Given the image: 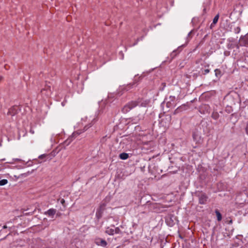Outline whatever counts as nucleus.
<instances>
[{"instance_id": "f257e3e1", "label": "nucleus", "mask_w": 248, "mask_h": 248, "mask_svg": "<svg viewBox=\"0 0 248 248\" xmlns=\"http://www.w3.org/2000/svg\"><path fill=\"white\" fill-rule=\"evenodd\" d=\"M148 103V101L147 100H143L142 99L139 98L137 100L131 101L127 103L124 106L122 111L123 113H126L137 106L146 107Z\"/></svg>"}, {"instance_id": "f03ea898", "label": "nucleus", "mask_w": 248, "mask_h": 248, "mask_svg": "<svg viewBox=\"0 0 248 248\" xmlns=\"http://www.w3.org/2000/svg\"><path fill=\"white\" fill-rule=\"evenodd\" d=\"M195 195L198 198L200 204H205L206 203L208 197L205 193L202 191H197Z\"/></svg>"}, {"instance_id": "7ed1b4c3", "label": "nucleus", "mask_w": 248, "mask_h": 248, "mask_svg": "<svg viewBox=\"0 0 248 248\" xmlns=\"http://www.w3.org/2000/svg\"><path fill=\"white\" fill-rule=\"evenodd\" d=\"M49 84V82L47 83V82H46L45 83V87L43 88H42L40 91V93H42V94L45 95L47 97L49 96L52 93L51 86Z\"/></svg>"}, {"instance_id": "20e7f679", "label": "nucleus", "mask_w": 248, "mask_h": 248, "mask_svg": "<svg viewBox=\"0 0 248 248\" xmlns=\"http://www.w3.org/2000/svg\"><path fill=\"white\" fill-rule=\"evenodd\" d=\"M169 101L166 102V106L169 108H173L175 107L176 102V98L174 96H170L169 98Z\"/></svg>"}, {"instance_id": "39448f33", "label": "nucleus", "mask_w": 248, "mask_h": 248, "mask_svg": "<svg viewBox=\"0 0 248 248\" xmlns=\"http://www.w3.org/2000/svg\"><path fill=\"white\" fill-rule=\"evenodd\" d=\"M106 206V203L102 202L100 204L99 207L97 209L96 216L98 218L101 217L102 214L105 209Z\"/></svg>"}, {"instance_id": "423d86ee", "label": "nucleus", "mask_w": 248, "mask_h": 248, "mask_svg": "<svg viewBox=\"0 0 248 248\" xmlns=\"http://www.w3.org/2000/svg\"><path fill=\"white\" fill-rule=\"evenodd\" d=\"M82 133V132H78L76 131L74 132L72 135L70 136L65 141L64 144L66 145H68L74 139L76 138L78 136L79 134H80Z\"/></svg>"}, {"instance_id": "0eeeda50", "label": "nucleus", "mask_w": 248, "mask_h": 248, "mask_svg": "<svg viewBox=\"0 0 248 248\" xmlns=\"http://www.w3.org/2000/svg\"><path fill=\"white\" fill-rule=\"evenodd\" d=\"M82 133V132H78L76 131L74 132L72 135L70 136L65 141L64 144L66 145H68L74 139L76 138L78 136L79 134H80Z\"/></svg>"}, {"instance_id": "6e6552de", "label": "nucleus", "mask_w": 248, "mask_h": 248, "mask_svg": "<svg viewBox=\"0 0 248 248\" xmlns=\"http://www.w3.org/2000/svg\"><path fill=\"white\" fill-rule=\"evenodd\" d=\"M20 110L19 107L17 106H14L11 107L8 110L7 115H11L12 116L16 114Z\"/></svg>"}, {"instance_id": "1a4fd4ad", "label": "nucleus", "mask_w": 248, "mask_h": 248, "mask_svg": "<svg viewBox=\"0 0 248 248\" xmlns=\"http://www.w3.org/2000/svg\"><path fill=\"white\" fill-rule=\"evenodd\" d=\"M192 137H193V140L196 142V143L201 144L202 142V140L201 139V137L198 133H193Z\"/></svg>"}, {"instance_id": "9d476101", "label": "nucleus", "mask_w": 248, "mask_h": 248, "mask_svg": "<svg viewBox=\"0 0 248 248\" xmlns=\"http://www.w3.org/2000/svg\"><path fill=\"white\" fill-rule=\"evenodd\" d=\"M56 210L55 209L51 208L49 210H48L47 211L45 212V214L46 215H47V216L53 218L54 215H55L56 213Z\"/></svg>"}, {"instance_id": "9b49d317", "label": "nucleus", "mask_w": 248, "mask_h": 248, "mask_svg": "<svg viewBox=\"0 0 248 248\" xmlns=\"http://www.w3.org/2000/svg\"><path fill=\"white\" fill-rule=\"evenodd\" d=\"M95 243L97 245L101 246L102 247H106L107 245V242L105 240L101 239V238H98V239H96Z\"/></svg>"}, {"instance_id": "f8f14e48", "label": "nucleus", "mask_w": 248, "mask_h": 248, "mask_svg": "<svg viewBox=\"0 0 248 248\" xmlns=\"http://www.w3.org/2000/svg\"><path fill=\"white\" fill-rule=\"evenodd\" d=\"M187 108V106L186 105H183L178 108H177L174 112V114H176L182 111L183 110H186Z\"/></svg>"}, {"instance_id": "ddd939ff", "label": "nucleus", "mask_w": 248, "mask_h": 248, "mask_svg": "<svg viewBox=\"0 0 248 248\" xmlns=\"http://www.w3.org/2000/svg\"><path fill=\"white\" fill-rule=\"evenodd\" d=\"M219 17V14L217 15L214 17L213 20V22L211 23V24L210 25V29H212L215 26V25L217 24V21L218 20Z\"/></svg>"}, {"instance_id": "4468645a", "label": "nucleus", "mask_w": 248, "mask_h": 248, "mask_svg": "<svg viewBox=\"0 0 248 248\" xmlns=\"http://www.w3.org/2000/svg\"><path fill=\"white\" fill-rule=\"evenodd\" d=\"M119 157L123 160H125L129 157V155L125 153H123L119 155Z\"/></svg>"}, {"instance_id": "2eb2a0df", "label": "nucleus", "mask_w": 248, "mask_h": 248, "mask_svg": "<svg viewBox=\"0 0 248 248\" xmlns=\"http://www.w3.org/2000/svg\"><path fill=\"white\" fill-rule=\"evenodd\" d=\"M215 212L216 214L217 217V220L218 221H220L222 220V215L219 212V210L216 209L215 211Z\"/></svg>"}, {"instance_id": "dca6fc26", "label": "nucleus", "mask_w": 248, "mask_h": 248, "mask_svg": "<svg viewBox=\"0 0 248 248\" xmlns=\"http://www.w3.org/2000/svg\"><path fill=\"white\" fill-rule=\"evenodd\" d=\"M241 40L243 42L244 46H248V34L244 37H241Z\"/></svg>"}, {"instance_id": "f3484780", "label": "nucleus", "mask_w": 248, "mask_h": 248, "mask_svg": "<svg viewBox=\"0 0 248 248\" xmlns=\"http://www.w3.org/2000/svg\"><path fill=\"white\" fill-rule=\"evenodd\" d=\"M105 232L109 235H113L114 234V229L108 227L106 229Z\"/></svg>"}, {"instance_id": "a211bd4d", "label": "nucleus", "mask_w": 248, "mask_h": 248, "mask_svg": "<svg viewBox=\"0 0 248 248\" xmlns=\"http://www.w3.org/2000/svg\"><path fill=\"white\" fill-rule=\"evenodd\" d=\"M211 117L214 120H217L219 118V115L217 112L214 111L212 114Z\"/></svg>"}, {"instance_id": "6ab92c4d", "label": "nucleus", "mask_w": 248, "mask_h": 248, "mask_svg": "<svg viewBox=\"0 0 248 248\" xmlns=\"http://www.w3.org/2000/svg\"><path fill=\"white\" fill-rule=\"evenodd\" d=\"M215 75L217 77H220L221 76V71L218 69H216L215 70Z\"/></svg>"}, {"instance_id": "aec40b11", "label": "nucleus", "mask_w": 248, "mask_h": 248, "mask_svg": "<svg viewBox=\"0 0 248 248\" xmlns=\"http://www.w3.org/2000/svg\"><path fill=\"white\" fill-rule=\"evenodd\" d=\"M8 183V180L7 179H2L0 180V186H2L6 185Z\"/></svg>"}, {"instance_id": "412c9836", "label": "nucleus", "mask_w": 248, "mask_h": 248, "mask_svg": "<svg viewBox=\"0 0 248 248\" xmlns=\"http://www.w3.org/2000/svg\"><path fill=\"white\" fill-rule=\"evenodd\" d=\"M135 84V82H134L133 83H130L129 84L127 85V86L125 88V90L126 91H128L130 89L132 86L134 85Z\"/></svg>"}, {"instance_id": "4be33fe9", "label": "nucleus", "mask_w": 248, "mask_h": 248, "mask_svg": "<svg viewBox=\"0 0 248 248\" xmlns=\"http://www.w3.org/2000/svg\"><path fill=\"white\" fill-rule=\"evenodd\" d=\"M114 234H120L122 232L121 230L118 227H116L114 229Z\"/></svg>"}, {"instance_id": "5701e85b", "label": "nucleus", "mask_w": 248, "mask_h": 248, "mask_svg": "<svg viewBox=\"0 0 248 248\" xmlns=\"http://www.w3.org/2000/svg\"><path fill=\"white\" fill-rule=\"evenodd\" d=\"M194 30H191L187 35V38H189L190 39L192 37L193 34H194Z\"/></svg>"}, {"instance_id": "b1692460", "label": "nucleus", "mask_w": 248, "mask_h": 248, "mask_svg": "<svg viewBox=\"0 0 248 248\" xmlns=\"http://www.w3.org/2000/svg\"><path fill=\"white\" fill-rule=\"evenodd\" d=\"M210 72V70L209 69H206L202 70V74L203 75H206L208 74Z\"/></svg>"}, {"instance_id": "393cba45", "label": "nucleus", "mask_w": 248, "mask_h": 248, "mask_svg": "<svg viewBox=\"0 0 248 248\" xmlns=\"http://www.w3.org/2000/svg\"><path fill=\"white\" fill-rule=\"evenodd\" d=\"M241 31L240 28L239 27H237L234 29V32L236 33H238Z\"/></svg>"}, {"instance_id": "a878e982", "label": "nucleus", "mask_w": 248, "mask_h": 248, "mask_svg": "<svg viewBox=\"0 0 248 248\" xmlns=\"http://www.w3.org/2000/svg\"><path fill=\"white\" fill-rule=\"evenodd\" d=\"M92 126V124H90L89 125H86L84 127V129H83V131H86L88 128H89L90 127Z\"/></svg>"}, {"instance_id": "bb28decb", "label": "nucleus", "mask_w": 248, "mask_h": 248, "mask_svg": "<svg viewBox=\"0 0 248 248\" xmlns=\"http://www.w3.org/2000/svg\"><path fill=\"white\" fill-rule=\"evenodd\" d=\"M61 204L63 206H65V200L63 199H62L61 200Z\"/></svg>"}, {"instance_id": "cd10ccee", "label": "nucleus", "mask_w": 248, "mask_h": 248, "mask_svg": "<svg viewBox=\"0 0 248 248\" xmlns=\"http://www.w3.org/2000/svg\"><path fill=\"white\" fill-rule=\"evenodd\" d=\"M245 131H246V134L248 135V123H247V124H246V128H245Z\"/></svg>"}, {"instance_id": "c85d7f7f", "label": "nucleus", "mask_w": 248, "mask_h": 248, "mask_svg": "<svg viewBox=\"0 0 248 248\" xmlns=\"http://www.w3.org/2000/svg\"><path fill=\"white\" fill-rule=\"evenodd\" d=\"M46 155H45V154H44V155H40V156H39V159H43V158H44L45 157H46Z\"/></svg>"}, {"instance_id": "c756f323", "label": "nucleus", "mask_w": 248, "mask_h": 248, "mask_svg": "<svg viewBox=\"0 0 248 248\" xmlns=\"http://www.w3.org/2000/svg\"><path fill=\"white\" fill-rule=\"evenodd\" d=\"M204 108L205 109H206L207 111L208 110V108H209V106L208 105H204Z\"/></svg>"}, {"instance_id": "7c9ffc66", "label": "nucleus", "mask_w": 248, "mask_h": 248, "mask_svg": "<svg viewBox=\"0 0 248 248\" xmlns=\"http://www.w3.org/2000/svg\"><path fill=\"white\" fill-rule=\"evenodd\" d=\"M176 52H177V50H174L172 53H171V55H173V56H174L175 55H176Z\"/></svg>"}, {"instance_id": "2f4dec72", "label": "nucleus", "mask_w": 248, "mask_h": 248, "mask_svg": "<svg viewBox=\"0 0 248 248\" xmlns=\"http://www.w3.org/2000/svg\"><path fill=\"white\" fill-rule=\"evenodd\" d=\"M228 224H232V219L228 221Z\"/></svg>"}, {"instance_id": "473e14b6", "label": "nucleus", "mask_w": 248, "mask_h": 248, "mask_svg": "<svg viewBox=\"0 0 248 248\" xmlns=\"http://www.w3.org/2000/svg\"><path fill=\"white\" fill-rule=\"evenodd\" d=\"M6 228H7V227L6 225H4L3 226V229H6Z\"/></svg>"}, {"instance_id": "72a5a7b5", "label": "nucleus", "mask_w": 248, "mask_h": 248, "mask_svg": "<svg viewBox=\"0 0 248 248\" xmlns=\"http://www.w3.org/2000/svg\"><path fill=\"white\" fill-rule=\"evenodd\" d=\"M30 132L32 133V134H33L34 133V131L32 130H30Z\"/></svg>"}, {"instance_id": "f704fd0d", "label": "nucleus", "mask_w": 248, "mask_h": 248, "mask_svg": "<svg viewBox=\"0 0 248 248\" xmlns=\"http://www.w3.org/2000/svg\"><path fill=\"white\" fill-rule=\"evenodd\" d=\"M2 77H0V80H1L2 79Z\"/></svg>"}, {"instance_id": "c9c22d12", "label": "nucleus", "mask_w": 248, "mask_h": 248, "mask_svg": "<svg viewBox=\"0 0 248 248\" xmlns=\"http://www.w3.org/2000/svg\"><path fill=\"white\" fill-rule=\"evenodd\" d=\"M134 81H136V78H135Z\"/></svg>"}]
</instances>
